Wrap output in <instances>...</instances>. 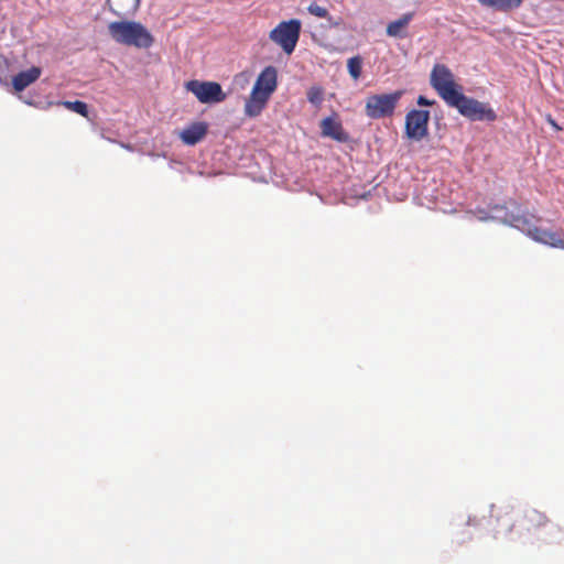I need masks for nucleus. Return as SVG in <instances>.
Instances as JSON below:
<instances>
[{"label":"nucleus","instance_id":"f257e3e1","mask_svg":"<svg viewBox=\"0 0 564 564\" xmlns=\"http://www.w3.org/2000/svg\"><path fill=\"white\" fill-rule=\"evenodd\" d=\"M278 86L276 68L269 65L260 72L256 78L253 88H251L249 97L245 104V115L249 118H257L261 115L273 91Z\"/></svg>","mask_w":564,"mask_h":564},{"label":"nucleus","instance_id":"f03ea898","mask_svg":"<svg viewBox=\"0 0 564 564\" xmlns=\"http://www.w3.org/2000/svg\"><path fill=\"white\" fill-rule=\"evenodd\" d=\"M108 32L115 42L131 47L149 48L153 43V37L145 26L131 20L110 22Z\"/></svg>","mask_w":564,"mask_h":564},{"label":"nucleus","instance_id":"7ed1b4c3","mask_svg":"<svg viewBox=\"0 0 564 564\" xmlns=\"http://www.w3.org/2000/svg\"><path fill=\"white\" fill-rule=\"evenodd\" d=\"M518 523H520L522 531L527 533H539L540 540L546 543H560L564 536V532L560 525L550 522L544 513L535 509L524 510Z\"/></svg>","mask_w":564,"mask_h":564},{"label":"nucleus","instance_id":"20e7f679","mask_svg":"<svg viewBox=\"0 0 564 564\" xmlns=\"http://www.w3.org/2000/svg\"><path fill=\"white\" fill-rule=\"evenodd\" d=\"M448 107L457 109L458 113L473 121L492 122L497 119V113L488 104H484L465 94L444 100Z\"/></svg>","mask_w":564,"mask_h":564},{"label":"nucleus","instance_id":"39448f33","mask_svg":"<svg viewBox=\"0 0 564 564\" xmlns=\"http://www.w3.org/2000/svg\"><path fill=\"white\" fill-rule=\"evenodd\" d=\"M402 90H395L391 94H372L366 99V116L372 120L392 117L398 101L402 97Z\"/></svg>","mask_w":564,"mask_h":564},{"label":"nucleus","instance_id":"423d86ee","mask_svg":"<svg viewBox=\"0 0 564 564\" xmlns=\"http://www.w3.org/2000/svg\"><path fill=\"white\" fill-rule=\"evenodd\" d=\"M430 83L440 98L445 100L463 95V87L454 80L453 72L445 64H435L432 68Z\"/></svg>","mask_w":564,"mask_h":564},{"label":"nucleus","instance_id":"0eeeda50","mask_svg":"<svg viewBox=\"0 0 564 564\" xmlns=\"http://www.w3.org/2000/svg\"><path fill=\"white\" fill-rule=\"evenodd\" d=\"M301 30L302 23L300 20L293 19L282 21L271 30V33H269V40L281 46V50L284 51L285 54L291 55L297 45Z\"/></svg>","mask_w":564,"mask_h":564},{"label":"nucleus","instance_id":"6e6552de","mask_svg":"<svg viewBox=\"0 0 564 564\" xmlns=\"http://www.w3.org/2000/svg\"><path fill=\"white\" fill-rule=\"evenodd\" d=\"M185 89L194 94L195 98L204 105H216L226 100V94L217 82L194 79L185 83Z\"/></svg>","mask_w":564,"mask_h":564},{"label":"nucleus","instance_id":"1a4fd4ad","mask_svg":"<svg viewBox=\"0 0 564 564\" xmlns=\"http://www.w3.org/2000/svg\"><path fill=\"white\" fill-rule=\"evenodd\" d=\"M505 221H508L510 225L527 231V235H529L530 238H532L535 242H541L553 248L564 247V240L560 238L558 235L554 231H547L538 227L525 228L527 220L521 216H512L511 218L505 219Z\"/></svg>","mask_w":564,"mask_h":564},{"label":"nucleus","instance_id":"9d476101","mask_svg":"<svg viewBox=\"0 0 564 564\" xmlns=\"http://www.w3.org/2000/svg\"><path fill=\"white\" fill-rule=\"evenodd\" d=\"M431 113L427 110H411L405 116V135L410 140L421 141L427 137Z\"/></svg>","mask_w":564,"mask_h":564},{"label":"nucleus","instance_id":"9b49d317","mask_svg":"<svg viewBox=\"0 0 564 564\" xmlns=\"http://www.w3.org/2000/svg\"><path fill=\"white\" fill-rule=\"evenodd\" d=\"M208 132V123L204 121H195L185 127L178 138L186 145L193 147L204 140V137Z\"/></svg>","mask_w":564,"mask_h":564},{"label":"nucleus","instance_id":"f8f14e48","mask_svg":"<svg viewBox=\"0 0 564 564\" xmlns=\"http://www.w3.org/2000/svg\"><path fill=\"white\" fill-rule=\"evenodd\" d=\"M321 133L340 143H345L349 140V135L343 129L340 121L332 117H327L321 121Z\"/></svg>","mask_w":564,"mask_h":564},{"label":"nucleus","instance_id":"ddd939ff","mask_svg":"<svg viewBox=\"0 0 564 564\" xmlns=\"http://www.w3.org/2000/svg\"><path fill=\"white\" fill-rule=\"evenodd\" d=\"M40 76L41 68L37 66H32L28 68V70L19 72V74L14 75L13 79H11V84H13L14 90L23 91L26 87L35 83Z\"/></svg>","mask_w":564,"mask_h":564},{"label":"nucleus","instance_id":"4468645a","mask_svg":"<svg viewBox=\"0 0 564 564\" xmlns=\"http://www.w3.org/2000/svg\"><path fill=\"white\" fill-rule=\"evenodd\" d=\"M414 18L413 12L404 13L402 17L387 26V34L389 37H405L406 36V28L410 25V22Z\"/></svg>","mask_w":564,"mask_h":564},{"label":"nucleus","instance_id":"2eb2a0df","mask_svg":"<svg viewBox=\"0 0 564 564\" xmlns=\"http://www.w3.org/2000/svg\"><path fill=\"white\" fill-rule=\"evenodd\" d=\"M492 517L496 518L497 529L496 533H510L513 529V516L512 510L508 507L505 509L497 510L496 513H492Z\"/></svg>","mask_w":564,"mask_h":564},{"label":"nucleus","instance_id":"dca6fc26","mask_svg":"<svg viewBox=\"0 0 564 564\" xmlns=\"http://www.w3.org/2000/svg\"><path fill=\"white\" fill-rule=\"evenodd\" d=\"M481 6L495 9L500 12H509L518 9L522 4V0H477Z\"/></svg>","mask_w":564,"mask_h":564},{"label":"nucleus","instance_id":"f3484780","mask_svg":"<svg viewBox=\"0 0 564 564\" xmlns=\"http://www.w3.org/2000/svg\"><path fill=\"white\" fill-rule=\"evenodd\" d=\"M58 105L64 106L69 111H73L79 116H83L84 118H87V116H88L87 104H85L83 100H74V101L65 100V101L58 102Z\"/></svg>","mask_w":564,"mask_h":564},{"label":"nucleus","instance_id":"a211bd4d","mask_svg":"<svg viewBox=\"0 0 564 564\" xmlns=\"http://www.w3.org/2000/svg\"><path fill=\"white\" fill-rule=\"evenodd\" d=\"M348 73L352 79L357 80L362 73V58L359 55H355L348 59Z\"/></svg>","mask_w":564,"mask_h":564},{"label":"nucleus","instance_id":"6ab92c4d","mask_svg":"<svg viewBox=\"0 0 564 564\" xmlns=\"http://www.w3.org/2000/svg\"><path fill=\"white\" fill-rule=\"evenodd\" d=\"M307 12L318 19H332L328 14L327 8L316 4V2H312L310 7H307Z\"/></svg>","mask_w":564,"mask_h":564},{"label":"nucleus","instance_id":"aec40b11","mask_svg":"<svg viewBox=\"0 0 564 564\" xmlns=\"http://www.w3.org/2000/svg\"><path fill=\"white\" fill-rule=\"evenodd\" d=\"M307 101L319 105L322 101V88L321 87H312L307 90Z\"/></svg>","mask_w":564,"mask_h":564},{"label":"nucleus","instance_id":"412c9836","mask_svg":"<svg viewBox=\"0 0 564 564\" xmlns=\"http://www.w3.org/2000/svg\"><path fill=\"white\" fill-rule=\"evenodd\" d=\"M435 104H436L435 100H430L425 96L421 95V96L417 97V105L421 106V107H432Z\"/></svg>","mask_w":564,"mask_h":564},{"label":"nucleus","instance_id":"4be33fe9","mask_svg":"<svg viewBox=\"0 0 564 564\" xmlns=\"http://www.w3.org/2000/svg\"><path fill=\"white\" fill-rule=\"evenodd\" d=\"M549 122H551L552 127H554L556 130H558V127L552 119H549Z\"/></svg>","mask_w":564,"mask_h":564}]
</instances>
